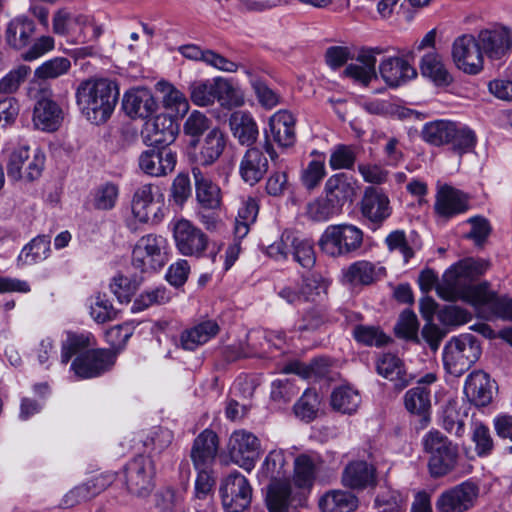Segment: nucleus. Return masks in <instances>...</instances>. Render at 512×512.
Listing matches in <instances>:
<instances>
[{
	"mask_svg": "<svg viewBox=\"0 0 512 512\" xmlns=\"http://www.w3.org/2000/svg\"><path fill=\"white\" fill-rule=\"evenodd\" d=\"M171 299L170 291L164 286H157L144 290L134 300L132 312H140L154 305H163Z\"/></svg>",
	"mask_w": 512,
	"mask_h": 512,
	"instance_id": "bf43d9fd",
	"label": "nucleus"
},
{
	"mask_svg": "<svg viewBox=\"0 0 512 512\" xmlns=\"http://www.w3.org/2000/svg\"><path fill=\"white\" fill-rule=\"evenodd\" d=\"M341 483L357 491L374 488L377 484L376 468L364 460L350 461L342 471Z\"/></svg>",
	"mask_w": 512,
	"mask_h": 512,
	"instance_id": "412c9836",
	"label": "nucleus"
},
{
	"mask_svg": "<svg viewBox=\"0 0 512 512\" xmlns=\"http://www.w3.org/2000/svg\"><path fill=\"white\" fill-rule=\"evenodd\" d=\"M177 51L186 59L200 61L219 71L234 73L240 69V64L226 58L211 49H202L196 44H184Z\"/></svg>",
	"mask_w": 512,
	"mask_h": 512,
	"instance_id": "b1692460",
	"label": "nucleus"
},
{
	"mask_svg": "<svg viewBox=\"0 0 512 512\" xmlns=\"http://www.w3.org/2000/svg\"><path fill=\"white\" fill-rule=\"evenodd\" d=\"M157 186L147 183L140 185L134 192L131 201V211L134 219L140 223L150 220L155 206V190Z\"/></svg>",
	"mask_w": 512,
	"mask_h": 512,
	"instance_id": "e433bc0d",
	"label": "nucleus"
},
{
	"mask_svg": "<svg viewBox=\"0 0 512 512\" xmlns=\"http://www.w3.org/2000/svg\"><path fill=\"white\" fill-rule=\"evenodd\" d=\"M452 58L458 69L470 75L482 71L484 58L476 37L462 35L455 39L452 46Z\"/></svg>",
	"mask_w": 512,
	"mask_h": 512,
	"instance_id": "ddd939ff",
	"label": "nucleus"
},
{
	"mask_svg": "<svg viewBox=\"0 0 512 512\" xmlns=\"http://www.w3.org/2000/svg\"><path fill=\"white\" fill-rule=\"evenodd\" d=\"M149 147L138 157L139 169L151 177H164L172 173L177 163V154L169 147Z\"/></svg>",
	"mask_w": 512,
	"mask_h": 512,
	"instance_id": "f3484780",
	"label": "nucleus"
},
{
	"mask_svg": "<svg viewBox=\"0 0 512 512\" xmlns=\"http://www.w3.org/2000/svg\"><path fill=\"white\" fill-rule=\"evenodd\" d=\"M76 27L97 30V28L88 21L87 17L83 15H75L67 9H59L54 13L52 18V30L54 34L66 36L74 32Z\"/></svg>",
	"mask_w": 512,
	"mask_h": 512,
	"instance_id": "37998d69",
	"label": "nucleus"
},
{
	"mask_svg": "<svg viewBox=\"0 0 512 512\" xmlns=\"http://www.w3.org/2000/svg\"><path fill=\"white\" fill-rule=\"evenodd\" d=\"M96 340L91 332H68L66 339L62 343L61 363L67 364L73 356L86 353L93 349Z\"/></svg>",
	"mask_w": 512,
	"mask_h": 512,
	"instance_id": "79ce46f5",
	"label": "nucleus"
},
{
	"mask_svg": "<svg viewBox=\"0 0 512 512\" xmlns=\"http://www.w3.org/2000/svg\"><path fill=\"white\" fill-rule=\"evenodd\" d=\"M89 314L97 324H105L117 319L118 310L107 295L98 293L90 298Z\"/></svg>",
	"mask_w": 512,
	"mask_h": 512,
	"instance_id": "4d7b16f0",
	"label": "nucleus"
},
{
	"mask_svg": "<svg viewBox=\"0 0 512 512\" xmlns=\"http://www.w3.org/2000/svg\"><path fill=\"white\" fill-rule=\"evenodd\" d=\"M382 80L390 87L397 88L417 76L416 69L403 57H385L379 64Z\"/></svg>",
	"mask_w": 512,
	"mask_h": 512,
	"instance_id": "4be33fe9",
	"label": "nucleus"
},
{
	"mask_svg": "<svg viewBox=\"0 0 512 512\" xmlns=\"http://www.w3.org/2000/svg\"><path fill=\"white\" fill-rule=\"evenodd\" d=\"M36 32V24L27 15L21 14L12 18L5 30L6 44L15 50L26 48Z\"/></svg>",
	"mask_w": 512,
	"mask_h": 512,
	"instance_id": "cd10ccee",
	"label": "nucleus"
},
{
	"mask_svg": "<svg viewBox=\"0 0 512 512\" xmlns=\"http://www.w3.org/2000/svg\"><path fill=\"white\" fill-rule=\"evenodd\" d=\"M469 200L468 194L463 191L449 184L439 185L435 195L434 212L444 220L452 219L469 210Z\"/></svg>",
	"mask_w": 512,
	"mask_h": 512,
	"instance_id": "a211bd4d",
	"label": "nucleus"
},
{
	"mask_svg": "<svg viewBox=\"0 0 512 512\" xmlns=\"http://www.w3.org/2000/svg\"><path fill=\"white\" fill-rule=\"evenodd\" d=\"M376 369L380 376L393 382L397 390L406 388L412 381V375L408 374L404 362L395 354H383L376 363Z\"/></svg>",
	"mask_w": 512,
	"mask_h": 512,
	"instance_id": "c756f323",
	"label": "nucleus"
},
{
	"mask_svg": "<svg viewBox=\"0 0 512 512\" xmlns=\"http://www.w3.org/2000/svg\"><path fill=\"white\" fill-rule=\"evenodd\" d=\"M421 74L437 86H448L453 77L444 65L441 56L436 52L425 54L420 62Z\"/></svg>",
	"mask_w": 512,
	"mask_h": 512,
	"instance_id": "ea45409f",
	"label": "nucleus"
},
{
	"mask_svg": "<svg viewBox=\"0 0 512 512\" xmlns=\"http://www.w3.org/2000/svg\"><path fill=\"white\" fill-rule=\"evenodd\" d=\"M49 235H38L27 243L18 255L21 265H33L45 260L51 252Z\"/></svg>",
	"mask_w": 512,
	"mask_h": 512,
	"instance_id": "a18cd8bd",
	"label": "nucleus"
},
{
	"mask_svg": "<svg viewBox=\"0 0 512 512\" xmlns=\"http://www.w3.org/2000/svg\"><path fill=\"white\" fill-rule=\"evenodd\" d=\"M226 136L219 128H213L205 136L197 162L202 166L212 165L223 153Z\"/></svg>",
	"mask_w": 512,
	"mask_h": 512,
	"instance_id": "a19ab883",
	"label": "nucleus"
},
{
	"mask_svg": "<svg viewBox=\"0 0 512 512\" xmlns=\"http://www.w3.org/2000/svg\"><path fill=\"white\" fill-rule=\"evenodd\" d=\"M294 497L290 481L270 482L265 490V505L268 512H288Z\"/></svg>",
	"mask_w": 512,
	"mask_h": 512,
	"instance_id": "72a5a7b5",
	"label": "nucleus"
},
{
	"mask_svg": "<svg viewBox=\"0 0 512 512\" xmlns=\"http://www.w3.org/2000/svg\"><path fill=\"white\" fill-rule=\"evenodd\" d=\"M82 115L92 124L105 123L114 112L119 98L117 84L107 78L82 81L75 93Z\"/></svg>",
	"mask_w": 512,
	"mask_h": 512,
	"instance_id": "f03ea898",
	"label": "nucleus"
},
{
	"mask_svg": "<svg viewBox=\"0 0 512 512\" xmlns=\"http://www.w3.org/2000/svg\"><path fill=\"white\" fill-rule=\"evenodd\" d=\"M361 402L357 390L350 386H340L334 389L331 395V405L334 410L344 414L354 413Z\"/></svg>",
	"mask_w": 512,
	"mask_h": 512,
	"instance_id": "5fc2aeb1",
	"label": "nucleus"
},
{
	"mask_svg": "<svg viewBox=\"0 0 512 512\" xmlns=\"http://www.w3.org/2000/svg\"><path fill=\"white\" fill-rule=\"evenodd\" d=\"M114 480L112 474L100 475L92 480L74 487L63 498L62 505L71 508L82 502L88 501L106 489Z\"/></svg>",
	"mask_w": 512,
	"mask_h": 512,
	"instance_id": "2f4dec72",
	"label": "nucleus"
},
{
	"mask_svg": "<svg viewBox=\"0 0 512 512\" xmlns=\"http://www.w3.org/2000/svg\"><path fill=\"white\" fill-rule=\"evenodd\" d=\"M268 171V159L258 147H250L244 153L240 165L239 174L242 180L253 186L257 184Z\"/></svg>",
	"mask_w": 512,
	"mask_h": 512,
	"instance_id": "c85d7f7f",
	"label": "nucleus"
},
{
	"mask_svg": "<svg viewBox=\"0 0 512 512\" xmlns=\"http://www.w3.org/2000/svg\"><path fill=\"white\" fill-rule=\"evenodd\" d=\"M219 332V325L215 320H205L182 332L180 341L185 350H194L207 343Z\"/></svg>",
	"mask_w": 512,
	"mask_h": 512,
	"instance_id": "58836bf2",
	"label": "nucleus"
},
{
	"mask_svg": "<svg viewBox=\"0 0 512 512\" xmlns=\"http://www.w3.org/2000/svg\"><path fill=\"white\" fill-rule=\"evenodd\" d=\"M179 132L177 122L168 114H159L145 122L141 132L147 146L168 147L172 144Z\"/></svg>",
	"mask_w": 512,
	"mask_h": 512,
	"instance_id": "6ab92c4d",
	"label": "nucleus"
},
{
	"mask_svg": "<svg viewBox=\"0 0 512 512\" xmlns=\"http://www.w3.org/2000/svg\"><path fill=\"white\" fill-rule=\"evenodd\" d=\"M481 347L471 334L453 337L443 349V364L447 372L459 377L480 358Z\"/></svg>",
	"mask_w": 512,
	"mask_h": 512,
	"instance_id": "20e7f679",
	"label": "nucleus"
},
{
	"mask_svg": "<svg viewBox=\"0 0 512 512\" xmlns=\"http://www.w3.org/2000/svg\"><path fill=\"white\" fill-rule=\"evenodd\" d=\"M489 267L485 260H468L458 265L446 275L441 287V295L446 298L463 297L468 300L485 319H501L512 322V298L499 295L490 288V283L473 282Z\"/></svg>",
	"mask_w": 512,
	"mask_h": 512,
	"instance_id": "f257e3e1",
	"label": "nucleus"
},
{
	"mask_svg": "<svg viewBox=\"0 0 512 512\" xmlns=\"http://www.w3.org/2000/svg\"><path fill=\"white\" fill-rule=\"evenodd\" d=\"M190 99L196 106L206 107L215 103L216 77L198 79L189 85Z\"/></svg>",
	"mask_w": 512,
	"mask_h": 512,
	"instance_id": "864d4df0",
	"label": "nucleus"
},
{
	"mask_svg": "<svg viewBox=\"0 0 512 512\" xmlns=\"http://www.w3.org/2000/svg\"><path fill=\"white\" fill-rule=\"evenodd\" d=\"M287 461L285 452L282 449L271 450L265 457L261 467L257 472L259 482L269 480L290 481L287 477Z\"/></svg>",
	"mask_w": 512,
	"mask_h": 512,
	"instance_id": "c9c22d12",
	"label": "nucleus"
},
{
	"mask_svg": "<svg viewBox=\"0 0 512 512\" xmlns=\"http://www.w3.org/2000/svg\"><path fill=\"white\" fill-rule=\"evenodd\" d=\"M115 363V354L108 349H91L81 353L71 363V370L82 379L100 376L111 369Z\"/></svg>",
	"mask_w": 512,
	"mask_h": 512,
	"instance_id": "dca6fc26",
	"label": "nucleus"
},
{
	"mask_svg": "<svg viewBox=\"0 0 512 512\" xmlns=\"http://www.w3.org/2000/svg\"><path fill=\"white\" fill-rule=\"evenodd\" d=\"M71 68V62L66 57H54L43 62L35 70V76L38 79H55L68 73Z\"/></svg>",
	"mask_w": 512,
	"mask_h": 512,
	"instance_id": "338daca9",
	"label": "nucleus"
},
{
	"mask_svg": "<svg viewBox=\"0 0 512 512\" xmlns=\"http://www.w3.org/2000/svg\"><path fill=\"white\" fill-rule=\"evenodd\" d=\"M119 187L113 182L98 186L93 193V206L97 210L109 211L116 206Z\"/></svg>",
	"mask_w": 512,
	"mask_h": 512,
	"instance_id": "680f3d73",
	"label": "nucleus"
},
{
	"mask_svg": "<svg viewBox=\"0 0 512 512\" xmlns=\"http://www.w3.org/2000/svg\"><path fill=\"white\" fill-rule=\"evenodd\" d=\"M109 286L118 301L124 303L131 300V297L140 286V280L124 275H117L113 277Z\"/></svg>",
	"mask_w": 512,
	"mask_h": 512,
	"instance_id": "774afa93",
	"label": "nucleus"
},
{
	"mask_svg": "<svg viewBox=\"0 0 512 512\" xmlns=\"http://www.w3.org/2000/svg\"><path fill=\"white\" fill-rule=\"evenodd\" d=\"M406 501V496L401 492L386 489L377 495L374 506L377 512H405Z\"/></svg>",
	"mask_w": 512,
	"mask_h": 512,
	"instance_id": "052dcab7",
	"label": "nucleus"
},
{
	"mask_svg": "<svg viewBox=\"0 0 512 512\" xmlns=\"http://www.w3.org/2000/svg\"><path fill=\"white\" fill-rule=\"evenodd\" d=\"M343 282L353 286L370 285L376 280V267L366 260H359L342 270Z\"/></svg>",
	"mask_w": 512,
	"mask_h": 512,
	"instance_id": "49530a36",
	"label": "nucleus"
},
{
	"mask_svg": "<svg viewBox=\"0 0 512 512\" xmlns=\"http://www.w3.org/2000/svg\"><path fill=\"white\" fill-rule=\"evenodd\" d=\"M357 188V180L352 175L340 172L327 179L324 193L330 202L342 210L345 204L353 202Z\"/></svg>",
	"mask_w": 512,
	"mask_h": 512,
	"instance_id": "5701e85b",
	"label": "nucleus"
},
{
	"mask_svg": "<svg viewBox=\"0 0 512 512\" xmlns=\"http://www.w3.org/2000/svg\"><path fill=\"white\" fill-rule=\"evenodd\" d=\"M315 476V460L306 454H301L297 456L294 460V484L298 488H310L314 483Z\"/></svg>",
	"mask_w": 512,
	"mask_h": 512,
	"instance_id": "6e6d98bb",
	"label": "nucleus"
},
{
	"mask_svg": "<svg viewBox=\"0 0 512 512\" xmlns=\"http://www.w3.org/2000/svg\"><path fill=\"white\" fill-rule=\"evenodd\" d=\"M219 448L217 434L205 429L194 440L191 449V460L195 469L212 468Z\"/></svg>",
	"mask_w": 512,
	"mask_h": 512,
	"instance_id": "393cba45",
	"label": "nucleus"
},
{
	"mask_svg": "<svg viewBox=\"0 0 512 512\" xmlns=\"http://www.w3.org/2000/svg\"><path fill=\"white\" fill-rule=\"evenodd\" d=\"M125 479L128 490L137 496H147L153 488V461L144 455H138L129 461L125 468Z\"/></svg>",
	"mask_w": 512,
	"mask_h": 512,
	"instance_id": "2eb2a0df",
	"label": "nucleus"
},
{
	"mask_svg": "<svg viewBox=\"0 0 512 512\" xmlns=\"http://www.w3.org/2000/svg\"><path fill=\"white\" fill-rule=\"evenodd\" d=\"M358 507V498L351 492L333 490L319 500L322 512H352Z\"/></svg>",
	"mask_w": 512,
	"mask_h": 512,
	"instance_id": "c03bdc74",
	"label": "nucleus"
},
{
	"mask_svg": "<svg viewBox=\"0 0 512 512\" xmlns=\"http://www.w3.org/2000/svg\"><path fill=\"white\" fill-rule=\"evenodd\" d=\"M220 495L227 512H242L251 503L252 487L248 479L235 470L223 480Z\"/></svg>",
	"mask_w": 512,
	"mask_h": 512,
	"instance_id": "9b49d317",
	"label": "nucleus"
},
{
	"mask_svg": "<svg viewBox=\"0 0 512 512\" xmlns=\"http://www.w3.org/2000/svg\"><path fill=\"white\" fill-rule=\"evenodd\" d=\"M331 281L318 272L302 277L301 291L304 302L322 301L327 296Z\"/></svg>",
	"mask_w": 512,
	"mask_h": 512,
	"instance_id": "8fccbe9b",
	"label": "nucleus"
},
{
	"mask_svg": "<svg viewBox=\"0 0 512 512\" xmlns=\"http://www.w3.org/2000/svg\"><path fill=\"white\" fill-rule=\"evenodd\" d=\"M231 132L240 145L251 146L258 138L259 130L252 115L245 111H235L229 118Z\"/></svg>",
	"mask_w": 512,
	"mask_h": 512,
	"instance_id": "f704fd0d",
	"label": "nucleus"
},
{
	"mask_svg": "<svg viewBox=\"0 0 512 512\" xmlns=\"http://www.w3.org/2000/svg\"><path fill=\"white\" fill-rule=\"evenodd\" d=\"M122 107L130 118H149L157 110V102L145 88L132 89L124 94Z\"/></svg>",
	"mask_w": 512,
	"mask_h": 512,
	"instance_id": "a878e982",
	"label": "nucleus"
},
{
	"mask_svg": "<svg viewBox=\"0 0 512 512\" xmlns=\"http://www.w3.org/2000/svg\"><path fill=\"white\" fill-rule=\"evenodd\" d=\"M424 452L428 454V470L433 478H440L455 470L459 450L446 435L438 430L428 431L422 438Z\"/></svg>",
	"mask_w": 512,
	"mask_h": 512,
	"instance_id": "7ed1b4c3",
	"label": "nucleus"
},
{
	"mask_svg": "<svg viewBox=\"0 0 512 512\" xmlns=\"http://www.w3.org/2000/svg\"><path fill=\"white\" fill-rule=\"evenodd\" d=\"M453 121L449 120H435L426 123L421 131L422 139L433 146L448 145L449 136L453 130Z\"/></svg>",
	"mask_w": 512,
	"mask_h": 512,
	"instance_id": "603ef678",
	"label": "nucleus"
},
{
	"mask_svg": "<svg viewBox=\"0 0 512 512\" xmlns=\"http://www.w3.org/2000/svg\"><path fill=\"white\" fill-rule=\"evenodd\" d=\"M342 212L334 203L325 197L317 198L310 202L307 206L308 217L316 222H325L339 215Z\"/></svg>",
	"mask_w": 512,
	"mask_h": 512,
	"instance_id": "e2e57ef3",
	"label": "nucleus"
},
{
	"mask_svg": "<svg viewBox=\"0 0 512 512\" xmlns=\"http://www.w3.org/2000/svg\"><path fill=\"white\" fill-rule=\"evenodd\" d=\"M359 205L361 216L372 230L380 228L392 214L387 193L375 186L365 188Z\"/></svg>",
	"mask_w": 512,
	"mask_h": 512,
	"instance_id": "9d476101",
	"label": "nucleus"
},
{
	"mask_svg": "<svg viewBox=\"0 0 512 512\" xmlns=\"http://www.w3.org/2000/svg\"><path fill=\"white\" fill-rule=\"evenodd\" d=\"M452 130L448 143L452 150L460 156L472 152L477 143L475 132L468 126L457 122H453Z\"/></svg>",
	"mask_w": 512,
	"mask_h": 512,
	"instance_id": "3c124183",
	"label": "nucleus"
},
{
	"mask_svg": "<svg viewBox=\"0 0 512 512\" xmlns=\"http://www.w3.org/2000/svg\"><path fill=\"white\" fill-rule=\"evenodd\" d=\"M222 108L232 109L244 104V94L230 79L216 76V98Z\"/></svg>",
	"mask_w": 512,
	"mask_h": 512,
	"instance_id": "09e8293b",
	"label": "nucleus"
},
{
	"mask_svg": "<svg viewBox=\"0 0 512 512\" xmlns=\"http://www.w3.org/2000/svg\"><path fill=\"white\" fill-rule=\"evenodd\" d=\"M173 240L177 251L196 259L206 255L210 244L208 235L191 221L180 218L171 223Z\"/></svg>",
	"mask_w": 512,
	"mask_h": 512,
	"instance_id": "0eeeda50",
	"label": "nucleus"
},
{
	"mask_svg": "<svg viewBox=\"0 0 512 512\" xmlns=\"http://www.w3.org/2000/svg\"><path fill=\"white\" fill-rule=\"evenodd\" d=\"M294 115L286 110L276 112L269 120V128L265 130L263 149L272 161L278 157L271 140L280 147H291L296 141Z\"/></svg>",
	"mask_w": 512,
	"mask_h": 512,
	"instance_id": "6e6552de",
	"label": "nucleus"
},
{
	"mask_svg": "<svg viewBox=\"0 0 512 512\" xmlns=\"http://www.w3.org/2000/svg\"><path fill=\"white\" fill-rule=\"evenodd\" d=\"M363 237V231L356 225H329L319 239V247L331 257L348 256L361 248Z\"/></svg>",
	"mask_w": 512,
	"mask_h": 512,
	"instance_id": "39448f33",
	"label": "nucleus"
},
{
	"mask_svg": "<svg viewBox=\"0 0 512 512\" xmlns=\"http://www.w3.org/2000/svg\"><path fill=\"white\" fill-rule=\"evenodd\" d=\"M169 260V244L165 237L147 234L136 242L132 251V265L141 272H156Z\"/></svg>",
	"mask_w": 512,
	"mask_h": 512,
	"instance_id": "423d86ee",
	"label": "nucleus"
},
{
	"mask_svg": "<svg viewBox=\"0 0 512 512\" xmlns=\"http://www.w3.org/2000/svg\"><path fill=\"white\" fill-rule=\"evenodd\" d=\"M483 55L490 60L507 58L512 51V30L502 25L482 29L477 35Z\"/></svg>",
	"mask_w": 512,
	"mask_h": 512,
	"instance_id": "4468645a",
	"label": "nucleus"
},
{
	"mask_svg": "<svg viewBox=\"0 0 512 512\" xmlns=\"http://www.w3.org/2000/svg\"><path fill=\"white\" fill-rule=\"evenodd\" d=\"M64 119L63 110L49 98L39 99L33 111V123L37 129L45 132L56 131Z\"/></svg>",
	"mask_w": 512,
	"mask_h": 512,
	"instance_id": "7c9ffc66",
	"label": "nucleus"
},
{
	"mask_svg": "<svg viewBox=\"0 0 512 512\" xmlns=\"http://www.w3.org/2000/svg\"><path fill=\"white\" fill-rule=\"evenodd\" d=\"M353 337L358 343L376 347H382L390 340L379 327L368 325H356L353 329Z\"/></svg>",
	"mask_w": 512,
	"mask_h": 512,
	"instance_id": "0e129e2a",
	"label": "nucleus"
},
{
	"mask_svg": "<svg viewBox=\"0 0 512 512\" xmlns=\"http://www.w3.org/2000/svg\"><path fill=\"white\" fill-rule=\"evenodd\" d=\"M464 393L476 406H486L492 401V382L487 373L474 371L465 381Z\"/></svg>",
	"mask_w": 512,
	"mask_h": 512,
	"instance_id": "473e14b6",
	"label": "nucleus"
},
{
	"mask_svg": "<svg viewBox=\"0 0 512 512\" xmlns=\"http://www.w3.org/2000/svg\"><path fill=\"white\" fill-rule=\"evenodd\" d=\"M478 495L479 487L474 482H462L438 496L436 512H467L475 505Z\"/></svg>",
	"mask_w": 512,
	"mask_h": 512,
	"instance_id": "f8f14e48",
	"label": "nucleus"
},
{
	"mask_svg": "<svg viewBox=\"0 0 512 512\" xmlns=\"http://www.w3.org/2000/svg\"><path fill=\"white\" fill-rule=\"evenodd\" d=\"M436 380L437 375L435 373H426L417 381L416 386L410 388L404 395L406 410L411 414L421 416L425 423L429 420L428 415L431 410L430 386Z\"/></svg>",
	"mask_w": 512,
	"mask_h": 512,
	"instance_id": "aec40b11",
	"label": "nucleus"
},
{
	"mask_svg": "<svg viewBox=\"0 0 512 512\" xmlns=\"http://www.w3.org/2000/svg\"><path fill=\"white\" fill-rule=\"evenodd\" d=\"M384 243L389 252L399 253L405 264L415 257L416 253L422 249L423 243L419 234L411 231L407 234L404 230L397 229L391 231L384 239Z\"/></svg>",
	"mask_w": 512,
	"mask_h": 512,
	"instance_id": "bb28decb",
	"label": "nucleus"
},
{
	"mask_svg": "<svg viewBox=\"0 0 512 512\" xmlns=\"http://www.w3.org/2000/svg\"><path fill=\"white\" fill-rule=\"evenodd\" d=\"M293 259L303 268L311 269L316 262L313 243L305 238L293 234V245L291 246Z\"/></svg>",
	"mask_w": 512,
	"mask_h": 512,
	"instance_id": "69168bd1",
	"label": "nucleus"
},
{
	"mask_svg": "<svg viewBox=\"0 0 512 512\" xmlns=\"http://www.w3.org/2000/svg\"><path fill=\"white\" fill-rule=\"evenodd\" d=\"M195 179L196 198L203 209L215 210L221 205V190L211 180L205 178L197 167L192 169Z\"/></svg>",
	"mask_w": 512,
	"mask_h": 512,
	"instance_id": "4c0bfd02",
	"label": "nucleus"
},
{
	"mask_svg": "<svg viewBox=\"0 0 512 512\" xmlns=\"http://www.w3.org/2000/svg\"><path fill=\"white\" fill-rule=\"evenodd\" d=\"M259 210L256 199L249 197L241 203L238 214L235 219V236L238 239L244 238L249 232V225L252 224L257 217Z\"/></svg>",
	"mask_w": 512,
	"mask_h": 512,
	"instance_id": "13d9d810",
	"label": "nucleus"
},
{
	"mask_svg": "<svg viewBox=\"0 0 512 512\" xmlns=\"http://www.w3.org/2000/svg\"><path fill=\"white\" fill-rule=\"evenodd\" d=\"M228 452L233 463L251 472L260 457L261 443L252 432L236 430L230 435Z\"/></svg>",
	"mask_w": 512,
	"mask_h": 512,
	"instance_id": "1a4fd4ad",
	"label": "nucleus"
},
{
	"mask_svg": "<svg viewBox=\"0 0 512 512\" xmlns=\"http://www.w3.org/2000/svg\"><path fill=\"white\" fill-rule=\"evenodd\" d=\"M240 68L247 76L259 103L268 109L275 107L279 103V96L267 85L263 77L252 68L243 67L242 65H240Z\"/></svg>",
	"mask_w": 512,
	"mask_h": 512,
	"instance_id": "de8ad7c7",
	"label": "nucleus"
}]
</instances>
